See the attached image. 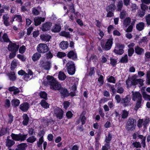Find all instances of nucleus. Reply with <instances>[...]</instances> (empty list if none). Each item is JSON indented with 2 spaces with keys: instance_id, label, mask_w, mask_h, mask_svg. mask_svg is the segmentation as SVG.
<instances>
[{
  "instance_id": "052dcab7",
  "label": "nucleus",
  "mask_w": 150,
  "mask_h": 150,
  "mask_svg": "<svg viewBox=\"0 0 150 150\" xmlns=\"http://www.w3.org/2000/svg\"><path fill=\"white\" fill-rule=\"evenodd\" d=\"M149 121V120L147 119H145L143 120V125L144 127H146L148 125Z\"/></svg>"
},
{
  "instance_id": "72a5a7b5",
  "label": "nucleus",
  "mask_w": 150,
  "mask_h": 150,
  "mask_svg": "<svg viewBox=\"0 0 150 150\" xmlns=\"http://www.w3.org/2000/svg\"><path fill=\"white\" fill-rule=\"evenodd\" d=\"M129 113L125 110H122L121 113V117L123 119H125L127 117Z\"/></svg>"
},
{
  "instance_id": "0eeeda50",
  "label": "nucleus",
  "mask_w": 150,
  "mask_h": 150,
  "mask_svg": "<svg viewBox=\"0 0 150 150\" xmlns=\"http://www.w3.org/2000/svg\"><path fill=\"white\" fill-rule=\"evenodd\" d=\"M113 38L111 36L107 39L105 45L103 48L105 50L107 51L110 50L111 49L113 43Z\"/></svg>"
},
{
  "instance_id": "49530a36",
  "label": "nucleus",
  "mask_w": 150,
  "mask_h": 150,
  "mask_svg": "<svg viewBox=\"0 0 150 150\" xmlns=\"http://www.w3.org/2000/svg\"><path fill=\"white\" fill-rule=\"evenodd\" d=\"M112 136L110 133L109 132L108 133V136H106L105 142L106 143H109L110 141L111 140Z\"/></svg>"
},
{
  "instance_id": "9d476101",
  "label": "nucleus",
  "mask_w": 150,
  "mask_h": 150,
  "mask_svg": "<svg viewBox=\"0 0 150 150\" xmlns=\"http://www.w3.org/2000/svg\"><path fill=\"white\" fill-rule=\"evenodd\" d=\"M130 100L131 97L130 96L127 95L125 98L122 99L121 103L122 104L123 106L125 107L129 105Z\"/></svg>"
},
{
  "instance_id": "6e6d98bb",
  "label": "nucleus",
  "mask_w": 150,
  "mask_h": 150,
  "mask_svg": "<svg viewBox=\"0 0 150 150\" xmlns=\"http://www.w3.org/2000/svg\"><path fill=\"white\" fill-rule=\"evenodd\" d=\"M98 81L100 83V86H102L103 84V75H100V76L98 79Z\"/></svg>"
},
{
  "instance_id": "58836bf2",
  "label": "nucleus",
  "mask_w": 150,
  "mask_h": 150,
  "mask_svg": "<svg viewBox=\"0 0 150 150\" xmlns=\"http://www.w3.org/2000/svg\"><path fill=\"white\" fill-rule=\"evenodd\" d=\"M39 95L40 97L45 100H46L47 98V94L45 91H40L39 93Z\"/></svg>"
},
{
  "instance_id": "b1692460",
  "label": "nucleus",
  "mask_w": 150,
  "mask_h": 150,
  "mask_svg": "<svg viewBox=\"0 0 150 150\" xmlns=\"http://www.w3.org/2000/svg\"><path fill=\"white\" fill-rule=\"evenodd\" d=\"M40 104L44 108L47 109L49 108L50 105L45 100H42Z\"/></svg>"
},
{
  "instance_id": "a211bd4d",
  "label": "nucleus",
  "mask_w": 150,
  "mask_h": 150,
  "mask_svg": "<svg viewBox=\"0 0 150 150\" xmlns=\"http://www.w3.org/2000/svg\"><path fill=\"white\" fill-rule=\"evenodd\" d=\"M67 57L73 60L76 59L77 55L73 51H70L67 54Z\"/></svg>"
},
{
  "instance_id": "37998d69",
  "label": "nucleus",
  "mask_w": 150,
  "mask_h": 150,
  "mask_svg": "<svg viewBox=\"0 0 150 150\" xmlns=\"http://www.w3.org/2000/svg\"><path fill=\"white\" fill-rule=\"evenodd\" d=\"M60 35L67 38L70 37V34L69 32H67L64 31H62L60 33Z\"/></svg>"
},
{
  "instance_id": "c03bdc74",
  "label": "nucleus",
  "mask_w": 150,
  "mask_h": 150,
  "mask_svg": "<svg viewBox=\"0 0 150 150\" xmlns=\"http://www.w3.org/2000/svg\"><path fill=\"white\" fill-rule=\"evenodd\" d=\"M107 81L110 83H115V78L112 76H108L107 78Z\"/></svg>"
},
{
  "instance_id": "a878e982",
  "label": "nucleus",
  "mask_w": 150,
  "mask_h": 150,
  "mask_svg": "<svg viewBox=\"0 0 150 150\" xmlns=\"http://www.w3.org/2000/svg\"><path fill=\"white\" fill-rule=\"evenodd\" d=\"M144 50L141 48H140L137 46L135 47V53L141 55L143 52Z\"/></svg>"
},
{
  "instance_id": "ddd939ff",
  "label": "nucleus",
  "mask_w": 150,
  "mask_h": 150,
  "mask_svg": "<svg viewBox=\"0 0 150 150\" xmlns=\"http://www.w3.org/2000/svg\"><path fill=\"white\" fill-rule=\"evenodd\" d=\"M29 108V104L27 102H25L21 104L20 105V109L23 112L27 111Z\"/></svg>"
},
{
  "instance_id": "f704fd0d",
  "label": "nucleus",
  "mask_w": 150,
  "mask_h": 150,
  "mask_svg": "<svg viewBox=\"0 0 150 150\" xmlns=\"http://www.w3.org/2000/svg\"><path fill=\"white\" fill-rule=\"evenodd\" d=\"M3 42L4 41L5 42H11L7 34L6 33H4L2 36Z\"/></svg>"
},
{
  "instance_id": "de8ad7c7",
  "label": "nucleus",
  "mask_w": 150,
  "mask_h": 150,
  "mask_svg": "<svg viewBox=\"0 0 150 150\" xmlns=\"http://www.w3.org/2000/svg\"><path fill=\"white\" fill-rule=\"evenodd\" d=\"M132 145L136 148H140L141 147V144L139 142H133Z\"/></svg>"
},
{
  "instance_id": "f3484780",
  "label": "nucleus",
  "mask_w": 150,
  "mask_h": 150,
  "mask_svg": "<svg viewBox=\"0 0 150 150\" xmlns=\"http://www.w3.org/2000/svg\"><path fill=\"white\" fill-rule=\"evenodd\" d=\"M42 68L44 69L49 70H50L51 67V63L50 62H43L42 64Z\"/></svg>"
},
{
  "instance_id": "f257e3e1",
  "label": "nucleus",
  "mask_w": 150,
  "mask_h": 150,
  "mask_svg": "<svg viewBox=\"0 0 150 150\" xmlns=\"http://www.w3.org/2000/svg\"><path fill=\"white\" fill-rule=\"evenodd\" d=\"M47 83L50 86V88L55 90H59L62 98H64L69 96V93L67 90L64 88H62L60 83L58 82L53 77L48 76L47 77Z\"/></svg>"
},
{
  "instance_id": "cd10ccee",
  "label": "nucleus",
  "mask_w": 150,
  "mask_h": 150,
  "mask_svg": "<svg viewBox=\"0 0 150 150\" xmlns=\"http://www.w3.org/2000/svg\"><path fill=\"white\" fill-rule=\"evenodd\" d=\"M144 25L145 24L144 23H139L136 25L137 29L139 31H141L144 29Z\"/></svg>"
},
{
  "instance_id": "393cba45",
  "label": "nucleus",
  "mask_w": 150,
  "mask_h": 150,
  "mask_svg": "<svg viewBox=\"0 0 150 150\" xmlns=\"http://www.w3.org/2000/svg\"><path fill=\"white\" fill-rule=\"evenodd\" d=\"M61 27L59 24H55L52 31L54 33L58 32L60 31Z\"/></svg>"
},
{
  "instance_id": "c756f323",
  "label": "nucleus",
  "mask_w": 150,
  "mask_h": 150,
  "mask_svg": "<svg viewBox=\"0 0 150 150\" xmlns=\"http://www.w3.org/2000/svg\"><path fill=\"white\" fill-rule=\"evenodd\" d=\"M41 56V55L38 52H36L33 55L32 57V59L34 61H35L39 59Z\"/></svg>"
},
{
  "instance_id": "a19ab883",
  "label": "nucleus",
  "mask_w": 150,
  "mask_h": 150,
  "mask_svg": "<svg viewBox=\"0 0 150 150\" xmlns=\"http://www.w3.org/2000/svg\"><path fill=\"white\" fill-rule=\"evenodd\" d=\"M14 18L15 19L16 21L19 22H23L22 17L21 15H15L14 17Z\"/></svg>"
},
{
  "instance_id": "680f3d73",
  "label": "nucleus",
  "mask_w": 150,
  "mask_h": 150,
  "mask_svg": "<svg viewBox=\"0 0 150 150\" xmlns=\"http://www.w3.org/2000/svg\"><path fill=\"white\" fill-rule=\"evenodd\" d=\"M64 108L66 109L69 106L70 103L68 101H65L63 103Z\"/></svg>"
},
{
  "instance_id": "4d7b16f0",
  "label": "nucleus",
  "mask_w": 150,
  "mask_h": 150,
  "mask_svg": "<svg viewBox=\"0 0 150 150\" xmlns=\"http://www.w3.org/2000/svg\"><path fill=\"white\" fill-rule=\"evenodd\" d=\"M145 19L147 24L150 25V14L146 15L145 17Z\"/></svg>"
},
{
  "instance_id": "5701e85b",
  "label": "nucleus",
  "mask_w": 150,
  "mask_h": 150,
  "mask_svg": "<svg viewBox=\"0 0 150 150\" xmlns=\"http://www.w3.org/2000/svg\"><path fill=\"white\" fill-rule=\"evenodd\" d=\"M148 41V38L146 37H144L141 40L139 44L140 45L144 46L147 44Z\"/></svg>"
},
{
  "instance_id": "6e6552de",
  "label": "nucleus",
  "mask_w": 150,
  "mask_h": 150,
  "mask_svg": "<svg viewBox=\"0 0 150 150\" xmlns=\"http://www.w3.org/2000/svg\"><path fill=\"white\" fill-rule=\"evenodd\" d=\"M132 100L134 101L142 100L141 94L138 92L132 91Z\"/></svg>"
},
{
  "instance_id": "e433bc0d",
  "label": "nucleus",
  "mask_w": 150,
  "mask_h": 150,
  "mask_svg": "<svg viewBox=\"0 0 150 150\" xmlns=\"http://www.w3.org/2000/svg\"><path fill=\"white\" fill-rule=\"evenodd\" d=\"M36 140V138L34 136H32L27 139V141L29 143H33Z\"/></svg>"
},
{
  "instance_id": "c9c22d12",
  "label": "nucleus",
  "mask_w": 150,
  "mask_h": 150,
  "mask_svg": "<svg viewBox=\"0 0 150 150\" xmlns=\"http://www.w3.org/2000/svg\"><path fill=\"white\" fill-rule=\"evenodd\" d=\"M114 52L117 54L121 55L124 52V50L122 49H118L117 47H115L113 50Z\"/></svg>"
},
{
  "instance_id": "603ef678",
  "label": "nucleus",
  "mask_w": 150,
  "mask_h": 150,
  "mask_svg": "<svg viewBox=\"0 0 150 150\" xmlns=\"http://www.w3.org/2000/svg\"><path fill=\"white\" fill-rule=\"evenodd\" d=\"M134 22H132L131 23V25H129V26L127 29L126 32H131L132 31L133 28V25H134Z\"/></svg>"
},
{
  "instance_id": "3c124183",
  "label": "nucleus",
  "mask_w": 150,
  "mask_h": 150,
  "mask_svg": "<svg viewBox=\"0 0 150 150\" xmlns=\"http://www.w3.org/2000/svg\"><path fill=\"white\" fill-rule=\"evenodd\" d=\"M27 146V145L26 143H21L18 145V148L24 150Z\"/></svg>"
},
{
  "instance_id": "4468645a",
  "label": "nucleus",
  "mask_w": 150,
  "mask_h": 150,
  "mask_svg": "<svg viewBox=\"0 0 150 150\" xmlns=\"http://www.w3.org/2000/svg\"><path fill=\"white\" fill-rule=\"evenodd\" d=\"M8 90L10 92L13 91V95H18L20 92L19 89L14 86L9 87Z\"/></svg>"
},
{
  "instance_id": "5fc2aeb1",
  "label": "nucleus",
  "mask_w": 150,
  "mask_h": 150,
  "mask_svg": "<svg viewBox=\"0 0 150 150\" xmlns=\"http://www.w3.org/2000/svg\"><path fill=\"white\" fill-rule=\"evenodd\" d=\"M123 6V2L122 1H119L117 4V10L119 11H120Z\"/></svg>"
},
{
  "instance_id": "4be33fe9",
  "label": "nucleus",
  "mask_w": 150,
  "mask_h": 150,
  "mask_svg": "<svg viewBox=\"0 0 150 150\" xmlns=\"http://www.w3.org/2000/svg\"><path fill=\"white\" fill-rule=\"evenodd\" d=\"M137 137L138 138V139H141V144L143 147L144 148L146 145L145 142L146 139V137L142 135H138L137 136Z\"/></svg>"
},
{
  "instance_id": "bf43d9fd",
  "label": "nucleus",
  "mask_w": 150,
  "mask_h": 150,
  "mask_svg": "<svg viewBox=\"0 0 150 150\" xmlns=\"http://www.w3.org/2000/svg\"><path fill=\"white\" fill-rule=\"evenodd\" d=\"M110 64L113 67L115 66L117 64V61L114 59L111 58L110 59Z\"/></svg>"
},
{
  "instance_id": "e2e57ef3",
  "label": "nucleus",
  "mask_w": 150,
  "mask_h": 150,
  "mask_svg": "<svg viewBox=\"0 0 150 150\" xmlns=\"http://www.w3.org/2000/svg\"><path fill=\"white\" fill-rule=\"evenodd\" d=\"M26 48L23 45L19 49V52L21 54H23Z\"/></svg>"
},
{
  "instance_id": "4c0bfd02",
  "label": "nucleus",
  "mask_w": 150,
  "mask_h": 150,
  "mask_svg": "<svg viewBox=\"0 0 150 150\" xmlns=\"http://www.w3.org/2000/svg\"><path fill=\"white\" fill-rule=\"evenodd\" d=\"M131 21V19L129 17L126 18L124 21L123 24L126 27L130 24Z\"/></svg>"
},
{
  "instance_id": "864d4df0",
  "label": "nucleus",
  "mask_w": 150,
  "mask_h": 150,
  "mask_svg": "<svg viewBox=\"0 0 150 150\" xmlns=\"http://www.w3.org/2000/svg\"><path fill=\"white\" fill-rule=\"evenodd\" d=\"M120 62L122 63H127L128 62V57L127 55H125L124 57H122L120 59Z\"/></svg>"
},
{
  "instance_id": "473e14b6",
  "label": "nucleus",
  "mask_w": 150,
  "mask_h": 150,
  "mask_svg": "<svg viewBox=\"0 0 150 150\" xmlns=\"http://www.w3.org/2000/svg\"><path fill=\"white\" fill-rule=\"evenodd\" d=\"M115 9V6L114 4H111L106 8V11H113Z\"/></svg>"
},
{
  "instance_id": "9b49d317",
  "label": "nucleus",
  "mask_w": 150,
  "mask_h": 150,
  "mask_svg": "<svg viewBox=\"0 0 150 150\" xmlns=\"http://www.w3.org/2000/svg\"><path fill=\"white\" fill-rule=\"evenodd\" d=\"M86 114L85 112H83L82 114L80 115L79 118V120L76 122V123L79 124L80 122V121L81 122L82 125H83L85 124L86 120V118L85 116Z\"/></svg>"
},
{
  "instance_id": "338daca9",
  "label": "nucleus",
  "mask_w": 150,
  "mask_h": 150,
  "mask_svg": "<svg viewBox=\"0 0 150 150\" xmlns=\"http://www.w3.org/2000/svg\"><path fill=\"white\" fill-rule=\"evenodd\" d=\"M5 106L8 108L10 106V101L8 99H6L5 101Z\"/></svg>"
},
{
  "instance_id": "0e129e2a",
  "label": "nucleus",
  "mask_w": 150,
  "mask_h": 150,
  "mask_svg": "<svg viewBox=\"0 0 150 150\" xmlns=\"http://www.w3.org/2000/svg\"><path fill=\"white\" fill-rule=\"evenodd\" d=\"M12 52L10 53L9 55V58L10 59H12L16 55V51H12Z\"/></svg>"
},
{
  "instance_id": "7ed1b4c3",
  "label": "nucleus",
  "mask_w": 150,
  "mask_h": 150,
  "mask_svg": "<svg viewBox=\"0 0 150 150\" xmlns=\"http://www.w3.org/2000/svg\"><path fill=\"white\" fill-rule=\"evenodd\" d=\"M136 120L133 119H128L127 124L126 128L128 131H132L135 129L136 126Z\"/></svg>"
},
{
  "instance_id": "79ce46f5",
  "label": "nucleus",
  "mask_w": 150,
  "mask_h": 150,
  "mask_svg": "<svg viewBox=\"0 0 150 150\" xmlns=\"http://www.w3.org/2000/svg\"><path fill=\"white\" fill-rule=\"evenodd\" d=\"M8 129L7 128H3L0 131V137L2 136L7 133Z\"/></svg>"
},
{
  "instance_id": "20e7f679",
  "label": "nucleus",
  "mask_w": 150,
  "mask_h": 150,
  "mask_svg": "<svg viewBox=\"0 0 150 150\" xmlns=\"http://www.w3.org/2000/svg\"><path fill=\"white\" fill-rule=\"evenodd\" d=\"M68 73L69 74L73 75L74 74L75 72V68L74 64L73 62L71 61H69L66 64Z\"/></svg>"
},
{
  "instance_id": "bb28decb",
  "label": "nucleus",
  "mask_w": 150,
  "mask_h": 150,
  "mask_svg": "<svg viewBox=\"0 0 150 150\" xmlns=\"http://www.w3.org/2000/svg\"><path fill=\"white\" fill-rule=\"evenodd\" d=\"M11 103L12 105L14 107L18 106L20 103V100L18 99L12 100L11 101Z\"/></svg>"
},
{
  "instance_id": "2eb2a0df",
  "label": "nucleus",
  "mask_w": 150,
  "mask_h": 150,
  "mask_svg": "<svg viewBox=\"0 0 150 150\" xmlns=\"http://www.w3.org/2000/svg\"><path fill=\"white\" fill-rule=\"evenodd\" d=\"M9 15L8 14H4L3 17V21L4 25L8 26L10 25V23L9 21Z\"/></svg>"
},
{
  "instance_id": "f03ea898",
  "label": "nucleus",
  "mask_w": 150,
  "mask_h": 150,
  "mask_svg": "<svg viewBox=\"0 0 150 150\" xmlns=\"http://www.w3.org/2000/svg\"><path fill=\"white\" fill-rule=\"evenodd\" d=\"M27 136V134H22L21 133L18 134L12 133L11 134V137L12 139H9L10 137L8 136L6 141V145L8 148L11 147L15 144V142L13 140L22 142L26 139Z\"/></svg>"
},
{
  "instance_id": "ea45409f",
  "label": "nucleus",
  "mask_w": 150,
  "mask_h": 150,
  "mask_svg": "<svg viewBox=\"0 0 150 150\" xmlns=\"http://www.w3.org/2000/svg\"><path fill=\"white\" fill-rule=\"evenodd\" d=\"M43 141V136H42L39 139V141L37 142V146L38 147H42V144Z\"/></svg>"
},
{
  "instance_id": "2f4dec72",
  "label": "nucleus",
  "mask_w": 150,
  "mask_h": 150,
  "mask_svg": "<svg viewBox=\"0 0 150 150\" xmlns=\"http://www.w3.org/2000/svg\"><path fill=\"white\" fill-rule=\"evenodd\" d=\"M17 61L16 59H14L12 62L11 67V69L12 70H13L16 67L17 65Z\"/></svg>"
},
{
  "instance_id": "6ab92c4d",
  "label": "nucleus",
  "mask_w": 150,
  "mask_h": 150,
  "mask_svg": "<svg viewBox=\"0 0 150 150\" xmlns=\"http://www.w3.org/2000/svg\"><path fill=\"white\" fill-rule=\"evenodd\" d=\"M69 44L67 41H63L59 44V47L62 50H64L67 49L68 47Z\"/></svg>"
},
{
  "instance_id": "39448f33",
  "label": "nucleus",
  "mask_w": 150,
  "mask_h": 150,
  "mask_svg": "<svg viewBox=\"0 0 150 150\" xmlns=\"http://www.w3.org/2000/svg\"><path fill=\"white\" fill-rule=\"evenodd\" d=\"M38 52L40 53H44L47 52L49 48L46 44L40 43L38 45L37 47Z\"/></svg>"
},
{
  "instance_id": "1a4fd4ad",
  "label": "nucleus",
  "mask_w": 150,
  "mask_h": 150,
  "mask_svg": "<svg viewBox=\"0 0 150 150\" xmlns=\"http://www.w3.org/2000/svg\"><path fill=\"white\" fill-rule=\"evenodd\" d=\"M8 47L9 51L17 52L18 50L19 46L16 43H13L11 41L9 42Z\"/></svg>"
},
{
  "instance_id": "09e8293b",
  "label": "nucleus",
  "mask_w": 150,
  "mask_h": 150,
  "mask_svg": "<svg viewBox=\"0 0 150 150\" xmlns=\"http://www.w3.org/2000/svg\"><path fill=\"white\" fill-rule=\"evenodd\" d=\"M144 99L148 101H150V95L147 94L146 93H144L142 95Z\"/></svg>"
},
{
  "instance_id": "13d9d810",
  "label": "nucleus",
  "mask_w": 150,
  "mask_h": 150,
  "mask_svg": "<svg viewBox=\"0 0 150 150\" xmlns=\"http://www.w3.org/2000/svg\"><path fill=\"white\" fill-rule=\"evenodd\" d=\"M143 120L139 119L137 121V126L138 127L140 128L142 127L143 125Z\"/></svg>"
},
{
  "instance_id": "69168bd1",
  "label": "nucleus",
  "mask_w": 150,
  "mask_h": 150,
  "mask_svg": "<svg viewBox=\"0 0 150 150\" xmlns=\"http://www.w3.org/2000/svg\"><path fill=\"white\" fill-rule=\"evenodd\" d=\"M134 49H129L128 50V55L129 57L131 56L134 53Z\"/></svg>"
},
{
  "instance_id": "423d86ee",
  "label": "nucleus",
  "mask_w": 150,
  "mask_h": 150,
  "mask_svg": "<svg viewBox=\"0 0 150 150\" xmlns=\"http://www.w3.org/2000/svg\"><path fill=\"white\" fill-rule=\"evenodd\" d=\"M64 112L59 108L56 107L54 109V114L59 119H62L63 115Z\"/></svg>"
},
{
  "instance_id": "774afa93",
  "label": "nucleus",
  "mask_w": 150,
  "mask_h": 150,
  "mask_svg": "<svg viewBox=\"0 0 150 150\" xmlns=\"http://www.w3.org/2000/svg\"><path fill=\"white\" fill-rule=\"evenodd\" d=\"M73 114L70 111H68L66 114V116L68 119L71 118Z\"/></svg>"
},
{
  "instance_id": "7c9ffc66",
  "label": "nucleus",
  "mask_w": 150,
  "mask_h": 150,
  "mask_svg": "<svg viewBox=\"0 0 150 150\" xmlns=\"http://www.w3.org/2000/svg\"><path fill=\"white\" fill-rule=\"evenodd\" d=\"M66 78V76L64 73L62 71H60L58 75V78L60 80L63 81Z\"/></svg>"
},
{
  "instance_id": "aec40b11",
  "label": "nucleus",
  "mask_w": 150,
  "mask_h": 150,
  "mask_svg": "<svg viewBox=\"0 0 150 150\" xmlns=\"http://www.w3.org/2000/svg\"><path fill=\"white\" fill-rule=\"evenodd\" d=\"M51 37L47 34H43L40 35V38L42 40L46 42H48L50 40Z\"/></svg>"
},
{
  "instance_id": "8fccbe9b",
  "label": "nucleus",
  "mask_w": 150,
  "mask_h": 150,
  "mask_svg": "<svg viewBox=\"0 0 150 150\" xmlns=\"http://www.w3.org/2000/svg\"><path fill=\"white\" fill-rule=\"evenodd\" d=\"M66 55L64 52H59L57 53V56L58 57L61 58L66 56Z\"/></svg>"
},
{
  "instance_id": "dca6fc26",
  "label": "nucleus",
  "mask_w": 150,
  "mask_h": 150,
  "mask_svg": "<svg viewBox=\"0 0 150 150\" xmlns=\"http://www.w3.org/2000/svg\"><path fill=\"white\" fill-rule=\"evenodd\" d=\"M45 18H44L37 17L35 18L34 21L35 25L36 26H38L40 25L42 22L45 21Z\"/></svg>"
},
{
  "instance_id": "a18cd8bd",
  "label": "nucleus",
  "mask_w": 150,
  "mask_h": 150,
  "mask_svg": "<svg viewBox=\"0 0 150 150\" xmlns=\"http://www.w3.org/2000/svg\"><path fill=\"white\" fill-rule=\"evenodd\" d=\"M9 77L10 79L12 81H14L16 80V77L15 74L14 72H11L9 74Z\"/></svg>"
},
{
  "instance_id": "f8f14e48",
  "label": "nucleus",
  "mask_w": 150,
  "mask_h": 150,
  "mask_svg": "<svg viewBox=\"0 0 150 150\" xmlns=\"http://www.w3.org/2000/svg\"><path fill=\"white\" fill-rule=\"evenodd\" d=\"M52 26V23L50 22H46L43 24L41 29L43 31H47L50 29Z\"/></svg>"
},
{
  "instance_id": "c85d7f7f",
  "label": "nucleus",
  "mask_w": 150,
  "mask_h": 150,
  "mask_svg": "<svg viewBox=\"0 0 150 150\" xmlns=\"http://www.w3.org/2000/svg\"><path fill=\"white\" fill-rule=\"evenodd\" d=\"M142 100H138L137 101L135 106L134 108V110L137 111L138 109L141 108L142 105Z\"/></svg>"
},
{
  "instance_id": "412c9836",
  "label": "nucleus",
  "mask_w": 150,
  "mask_h": 150,
  "mask_svg": "<svg viewBox=\"0 0 150 150\" xmlns=\"http://www.w3.org/2000/svg\"><path fill=\"white\" fill-rule=\"evenodd\" d=\"M23 124L25 126L27 125L29 121V117L26 114H24L23 116Z\"/></svg>"
}]
</instances>
